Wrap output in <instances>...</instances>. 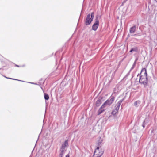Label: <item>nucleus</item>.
<instances>
[{"label": "nucleus", "instance_id": "obj_1", "mask_svg": "<svg viewBox=\"0 0 157 157\" xmlns=\"http://www.w3.org/2000/svg\"><path fill=\"white\" fill-rule=\"evenodd\" d=\"M140 75L139 82L146 87L148 83V77L147 70L145 68H143L141 70L140 73L138 74L137 76Z\"/></svg>", "mask_w": 157, "mask_h": 157}, {"label": "nucleus", "instance_id": "obj_2", "mask_svg": "<svg viewBox=\"0 0 157 157\" xmlns=\"http://www.w3.org/2000/svg\"><path fill=\"white\" fill-rule=\"evenodd\" d=\"M102 141L101 139L98 140L97 143L98 146L95 149L93 157H101L103 154L104 151L102 149H101L100 150H99V147H100V145Z\"/></svg>", "mask_w": 157, "mask_h": 157}, {"label": "nucleus", "instance_id": "obj_3", "mask_svg": "<svg viewBox=\"0 0 157 157\" xmlns=\"http://www.w3.org/2000/svg\"><path fill=\"white\" fill-rule=\"evenodd\" d=\"M94 12L91 13L90 14H88L85 20V24L86 25H90L94 17Z\"/></svg>", "mask_w": 157, "mask_h": 157}, {"label": "nucleus", "instance_id": "obj_4", "mask_svg": "<svg viewBox=\"0 0 157 157\" xmlns=\"http://www.w3.org/2000/svg\"><path fill=\"white\" fill-rule=\"evenodd\" d=\"M95 21V22L92 27V30L94 31L97 30L99 25V21L97 17H96Z\"/></svg>", "mask_w": 157, "mask_h": 157}, {"label": "nucleus", "instance_id": "obj_5", "mask_svg": "<svg viewBox=\"0 0 157 157\" xmlns=\"http://www.w3.org/2000/svg\"><path fill=\"white\" fill-rule=\"evenodd\" d=\"M136 25H134L133 26L131 27L129 32L130 33H134L136 31Z\"/></svg>", "mask_w": 157, "mask_h": 157}, {"label": "nucleus", "instance_id": "obj_6", "mask_svg": "<svg viewBox=\"0 0 157 157\" xmlns=\"http://www.w3.org/2000/svg\"><path fill=\"white\" fill-rule=\"evenodd\" d=\"M101 104V98H98L97 101L96 103V107L99 106Z\"/></svg>", "mask_w": 157, "mask_h": 157}, {"label": "nucleus", "instance_id": "obj_7", "mask_svg": "<svg viewBox=\"0 0 157 157\" xmlns=\"http://www.w3.org/2000/svg\"><path fill=\"white\" fill-rule=\"evenodd\" d=\"M68 140H65L64 143L62 144L61 147L65 148L66 147L68 146Z\"/></svg>", "mask_w": 157, "mask_h": 157}, {"label": "nucleus", "instance_id": "obj_8", "mask_svg": "<svg viewBox=\"0 0 157 157\" xmlns=\"http://www.w3.org/2000/svg\"><path fill=\"white\" fill-rule=\"evenodd\" d=\"M105 110V109H103L101 107L99 109L98 111V115H99L101 114L102 112Z\"/></svg>", "mask_w": 157, "mask_h": 157}, {"label": "nucleus", "instance_id": "obj_9", "mask_svg": "<svg viewBox=\"0 0 157 157\" xmlns=\"http://www.w3.org/2000/svg\"><path fill=\"white\" fill-rule=\"evenodd\" d=\"M113 102H112L109 99H108V100H107L105 102V103L106 105H111Z\"/></svg>", "mask_w": 157, "mask_h": 157}, {"label": "nucleus", "instance_id": "obj_10", "mask_svg": "<svg viewBox=\"0 0 157 157\" xmlns=\"http://www.w3.org/2000/svg\"><path fill=\"white\" fill-rule=\"evenodd\" d=\"M44 99L46 100H48L49 99V96L48 95V94L45 93H44Z\"/></svg>", "mask_w": 157, "mask_h": 157}, {"label": "nucleus", "instance_id": "obj_11", "mask_svg": "<svg viewBox=\"0 0 157 157\" xmlns=\"http://www.w3.org/2000/svg\"><path fill=\"white\" fill-rule=\"evenodd\" d=\"M138 51V48L137 47H135L134 48H132L130 51L129 52H131L132 51L137 52Z\"/></svg>", "mask_w": 157, "mask_h": 157}, {"label": "nucleus", "instance_id": "obj_12", "mask_svg": "<svg viewBox=\"0 0 157 157\" xmlns=\"http://www.w3.org/2000/svg\"><path fill=\"white\" fill-rule=\"evenodd\" d=\"M65 151V148L63 147H61L60 148V153H62L63 154H64V152Z\"/></svg>", "mask_w": 157, "mask_h": 157}, {"label": "nucleus", "instance_id": "obj_13", "mask_svg": "<svg viewBox=\"0 0 157 157\" xmlns=\"http://www.w3.org/2000/svg\"><path fill=\"white\" fill-rule=\"evenodd\" d=\"M109 99L113 103L115 97L113 96H111Z\"/></svg>", "mask_w": 157, "mask_h": 157}, {"label": "nucleus", "instance_id": "obj_14", "mask_svg": "<svg viewBox=\"0 0 157 157\" xmlns=\"http://www.w3.org/2000/svg\"><path fill=\"white\" fill-rule=\"evenodd\" d=\"M136 63H133V64L132 65V67L131 68V69L129 71V72H128V73H130V72H131V71H132L133 69V68L135 67L136 66Z\"/></svg>", "mask_w": 157, "mask_h": 157}, {"label": "nucleus", "instance_id": "obj_15", "mask_svg": "<svg viewBox=\"0 0 157 157\" xmlns=\"http://www.w3.org/2000/svg\"><path fill=\"white\" fill-rule=\"evenodd\" d=\"M140 101H136L134 104V105L136 107H137V105L138 104H140Z\"/></svg>", "mask_w": 157, "mask_h": 157}, {"label": "nucleus", "instance_id": "obj_16", "mask_svg": "<svg viewBox=\"0 0 157 157\" xmlns=\"http://www.w3.org/2000/svg\"><path fill=\"white\" fill-rule=\"evenodd\" d=\"M117 112H117V111L114 109L113 110L111 113V114L113 115H115Z\"/></svg>", "mask_w": 157, "mask_h": 157}, {"label": "nucleus", "instance_id": "obj_17", "mask_svg": "<svg viewBox=\"0 0 157 157\" xmlns=\"http://www.w3.org/2000/svg\"><path fill=\"white\" fill-rule=\"evenodd\" d=\"M106 105V104L105 103V102L100 107L101 108H103V109H104V108H105Z\"/></svg>", "mask_w": 157, "mask_h": 157}, {"label": "nucleus", "instance_id": "obj_18", "mask_svg": "<svg viewBox=\"0 0 157 157\" xmlns=\"http://www.w3.org/2000/svg\"><path fill=\"white\" fill-rule=\"evenodd\" d=\"M124 100V98H123V99L120 100L119 101L117 102V103L121 105V103H122V101Z\"/></svg>", "mask_w": 157, "mask_h": 157}, {"label": "nucleus", "instance_id": "obj_19", "mask_svg": "<svg viewBox=\"0 0 157 157\" xmlns=\"http://www.w3.org/2000/svg\"><path fill=\"white\" fill-rule=\"evenodd\" d=\"M124 100V98H123V99L120 100L119 101L117 102V103L121 105V103H122V101Z\"/></svg>", "mask_w": 157, "mask_h": 157}, {"label": "nucleus", "instance_id": "obj_20", "mask_svg": "<svg viewBox=\"0 0 157 157\" xmlns=\"http://www.w3.org/2000/svg\"><path fill=\"white\" fill-rule=\"evenodd\" d=\"M4 77L6 78H7L12 79H13V80H17V81H21V80H18V79H14V78H7V77H6V76H4Z\"/></svg>", "mask_w": 157, "mask_h": 157}, {"label": "nucleus", "instance_id": "obj_21", "mask_svg": "<svg viewBox=\"0 0 157 157\" xmlns=\"http://www.w3.org/2000/svg\"><path fill=\"white\" fill-rule=\"evenodd\" d=\"M119 107H117L116 106V108H115V109H114L115 110H116V111H117V112H118V110H119Z\"/></svg>", "mask_w": 157, "mask_h": 157}, {"label": "nucleus", "instance_id": "obj_22", "mask_svg": "<svg viewBox=\"0 0 157 157\" xmlns=\"http://www.w3.org/2000/svg\"><path fill=\"white\" fill-rule=\"evenodd\" d=\"M63 154L62 153H60L59 157H63Z\"/></svg>", "mask_w": 157, "mask_h": 157}, {"label": "nucleus", "instance_id": "obj_23", "mask_svg": "<svg viewBox=\"0 0 157 157\" xmlns=\"http://www.w3.org/2000/svg\"><path fill=\"white\" fill-rule=\"evenodd\" d=\"M120 105H121V104H118L117 103V105H116L117 107H119V108H120Z\"/></svg>", "mask_w": 157, "mask_h": 157}, {"label": "nucleus", "instance_id": "obj_24", "mask_svg": "<svg viewBox=\"0 0 157 157\" xmlns=\"http://www.w3.org/2000/svg\"><path fill=\"white\" fill-rule=\"evenodd\" d=\"M138 59V58H136L135 59V61H134V63H136V62H137V61Z\"/></svg>", "mask_w": 157, "mask_h": 157}, {"label": "nucleus", "instance_id": "obj_25", "mask_svg": "<svg viewBox=\"0 0 157 157\" xmlns=\"http://www.w3.org/2000/svg\"><path fill=\"white\" fill-rule=\"evenodd\" d=\"M29 83L31 84H33L37 85V83H34V82H29Z\"/></svg>", "mask_w": 157, "mask_h": 157}, {"label": "nucleus", "instance_id": "obj_26", "mask_svg": "<svg viewBox=\"0 0 157 157\" xmlns=\"http://www.w3.org/2000/svg\"><path fill=\"white\" fill-rule=\"evenodd\" d=\"M66 157H70L69 155L68 154L66 155Z\"/></svg>", "mask_w": 157, "mask_h": 157}, {"label": "nucleus", "instance_id": "obj_27", "mask_svg": "<svg viewBox=\"0 0 157 157\" xmlns=\"http://www.w3.org/2000/svg\"><path fill=\"white\" fill-rule=\"evenodd\" d=\"M142 126L143 127V128H144L145 127V125L144 124H143Z\"/></svg>", "mask_w": 157, "mask_h": 157}, {"label": "nucleus", "instance_id": "obj_28", "mask_svg": "<svg viewBox=\"0 0 157 157\" xmlns=\"http://www.w3.org/2000/svg\"><path fill=\"white\" fill-rule=\"evenodd\" d=\"M15 66H16V67H20L18 65H16V64L15 65Z\"/></svg>", "mask_w": 157, "mask_h": 157}, {"label": "nucleus", "instance_id": "obj_29", "mask_svg": "<svg viewBox=\"0 0 157 157\" xmlns=\"http://www.w3.org/2000/svg\"><path fill=\"white\" fill-rule=\"evenodd\" d=\"M41 89L42 90H43V88H42V87H41Z\"/></svg>", "mask_w": 157, "mask_h": 157}, {"label": "nucleus", "instance_id": "obj_30", "mask_svg": "<svg viewBox=\"0 0 157 157\" xmlns=\"http://www.w3.org/2000/svg\"><path fill=\"white\" fill-rule=\"evenodd\" d=\"M24 66H25V65H23L22 66V67H24Z\"/></svg>", "mask_w": 157, "mask_h": 157}, {"label": "nucleus", "instance_id": "obj_31", "mask_svg": "<svg viewBox=\"0 0 157 157\" xmlns=\"http://www.w3.org/2000/svg\"><path fill=\"white\" fill-rule=\"evenodd\" d=\"M62 60V59H61L60 60L61 61V60Z\"/></svg>", "mask_w": 157, "mask_h": 157}, {"label": "nucleus", "instance_id": "obj_32", "mask_svg": "<svg viewBox=\"0 0 157 157\" xmlns=\"http://www.w3.org/2000/svg\"><path fill=\"white\" fill-rule=\"evenodd\" d=\"M2 68H0V70Z\"/></svg>", "mask_w": 157, "mask_h": 157}, {"label": "nucleus", "instance_id": "obj_33", "mask_svg": "<svg viewBox=\"0 0 157 157\" xmlns=\"http://www.w3.org/2000/svg\"><path fill=\"white\" fill-rule=\"evenodd\" d=\"M126 1H127L128 0H125Z\"/></svg>", "mask_w": 157, "mask_h": 157}]
</instances>
